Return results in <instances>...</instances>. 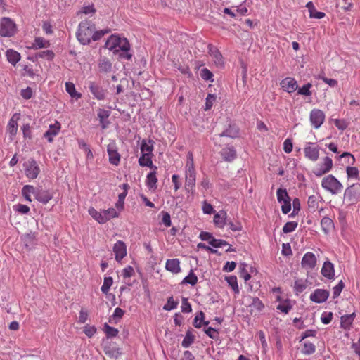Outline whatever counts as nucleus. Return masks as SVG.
Segmentation results:
<instances>
[{
    "label": "nucleus",
    "mask_w": 360,
    "mask_h": 360,
    "mask_svg": "<svg viewBox=\"0 0 360 360\" xmlns=\"http://www.w3.org/2000/svg\"><path fill=\"white\" fill-rule=\"evenodd\" d=\"M105 46L114 54H119L121 59L131 60L132 57L129 53L130 44L126 38L112 34L106 41Z\"/></svg>",
    "instance_id": "1"
},
{
    "label": "nucleus",
    "mask_w": 360,
    "mask_h": 360,
    "mask_svg": "<svg viewBox=\"0 0 360 360\" xmlns=\"http://www.w3.org/2000/svg\"><path fill=\"white\" fill-rule=\"evenodd\" d=\"M60 129V124L59 122L56 121L54 124H50L49 129L44 134V137L47 139L49 143H51L53 138L59 133Z\"/></svg>",
    "instance_id": "18"
},
{
    "label": "nucleus",
    "mask_w": 360,
    "mask_h": 360,
    "mask_svg": "<svg viewBox=\"0 0 360 360\" xmlns=\"http://www.w3.org/2000/svg\"><path fill=\"white\" fill-rule=\"evenodd\" d=\"M204 332L209 338L212 339L217 340L219 337L218 331L216 329L213 328L212 327H208L204 329Z\"/></svg>",
    "instance_id": "59"
},
{
    "label": "nucleus",
    "mask_w": 360,
    "mask_h": 360,
    "mask_svg": "<svg viewBox=\"0 0 360 360\" xmlns=\"http://www.w3.org/2000/svg\"><path fill=\"white\" fill-rule=\"evenodd\" d=\"M280 84L281 88L288 93H292L298 88L296 80L292 77H286L283 79L281 82Z\"/></svg>",
    "instance_id": "17"
},
{
    "label": "nucleus",
    "mask_w": 360,
    "mask_h": 360,
    "mask_svg": "<svg viewBox=\"0 0 360 360\" xmlns=\"http://www.w3.org/2000/svg\"><path fill=\"white\" fill-rule=\"evenodd\" d=\"M316 351V346L310 342H305L303 345L302 352L304 354L309 355L314 354Z\"/></svg>",
    "instance_id": "46"
},
{
    "label": "nucleus",
    "mask_w": 360,
    "mask_h": 360,
    "mask_svg": "<svg viewBox=\"0 0 360 360\" xmlns=\"http://www.w3.org/2000/svg\"><path fill=\"white\" fill-rule=\"evenodd\" d=\"M23 167L25 169V175L29 179H36L40 172L39 167L36 160H34L33 158H30L26 162H25L23 164Z\"/></svg>",
    "instance_id": "6"
},
{
    "label": "nucleus",
    "mask_w": 360,
    "mask_h": 360,
    "mask_svg": "<svg viewBox=\"0 0 360 360\" xmlns=\"http://www.w3.org/2000/svg\"><path fill=\"white\" fill-rule=\"evenodd\" d=\"M216 100V96L214 94H209L206 98L205 101V110H210L213 106L214 102Z\"/></svg>",
    "instance_id": "62"
},
{
    "label": "nucleus",
    "mask_w": 360,
    "mask_h": 360,
    "mask_svg": "<svg viewBox=\"0 0 360 360\" xmlns=\"http://www.w3.org/2000/svg\"><path fill=\"white\" fill-rule=\"evenodd\" d=\"M198 278L191 269L187 276H186L181 281L182 284H190L192 286L198 283Z\"/></svg>",
    "instance_id": "40"
},
{
    "label": "nucleus",
    "mask_w": 360,
    "mask_h": 360,
    "mask_svg": "<svg viewBox=\"0 0 360 360\" xmlns=\"http://www.w3.org/2000/svg\"><path fill=\"white\" fill-rule=\"evenodd\" d=\"M103 331L105 332L107 338H115L119 333L117 328L110 326L107 323H105L103 325Z\"/></svg>",
    "instance_id": "41"
},
{
    "label": "nucleus",
    "mask_w": 360,
    "mask_h": 360,
    "mask_svg": "<svg viewBox=\"0 0 360 360\" xmlns=\"http://www.w3.org/2000/svg\"><path fill=\"white\" fill-rule=\"evenodd\" d=\"M346 172L349 179H359V172L357 167L348 166L346 168Z\"/></svg>",
    "instance_id": "44"
},
{
    "label": "nucleus",
    "mask_w": 360,
    "mask_h": 360,
    "mask_svg": "<svg viewBox=\"0 0 360 360\" xmlns=\"http://www.w3.org/2000/svg\"><path fill=\"white\" fill-rule=\"evenodd\" d=\"M179 302L176 301H174L173 297H169L167 299V303L164 305L163 309L165 311H171L172 309H174L177 307Z\"/></svg>",
    "instance_id": "51"
},
{
    "label": "nucleus",
    "mask_w": 360,
    "mask_h": 360,
    "mask_svg": "<svg viewBox=\"0 0 360 360\" xmlns=\"http://www.w3.org/2000/svg\"><path fill=\"white\" fill-rule=\"evenodd\" d=\"M107 153L109 157V162L115 166L119 165L121 155L118 153V148L115 140H111L108 144Z\"/></svg>",
    "instance_id": "9"
},
{
    "label": "nucleus",
    "mask_w": 360,
    "mask_h": 360,
    "mask_svg": "<svg viewBox=\"0 0 360 360\" xmlns=\"http://www.w3.org/2000/svg\"><path fill=\"white\" fill-rule=\"evenodd\" d=\"M139 163L141 167H148L155 169H158V167L153 164L151 155L142 154L139 159Z\"/></svg>",
    "instance_id": "34"
},
{
    "label": "nucleus",
    "mask_w": 360,
    "mask_h": 360,
    "mask_svg": "<svg viewBox=\"0 0 360 360\" xmlns=\"http://www.w3.org/2000/svg\"><path fill=\"white\" fill-rule=\"evenodd\" d=\"M37 56L39 58H46L47 60H51L54 56V53L51 50H46V51H42L39 52L37 53Z\"/></svg>",
    "instance_id": "64"
},
{
    "label": "nucleus",
    "mask_w": 360,
    "mask_h": 360,
    "mask_svg": "<svg viewBox=\"0 0 360 360\" xmlns=\"http://www.w3.org/2000/svg\"><path fill=\"white\" fill-rule=\"evenodd\" d=\"M345 284L342 281H340L338 285L333 288V298H337L341 293L344 288Z\"/></svg>",
    "instance_id": "57"
},
{
    "label": "nucleus",
    "mask_w": 360,
    "mask_h": 360,
    "mask_svg": "<svg viewBox=\"0 0 360 360\" xmlns=\"http://www.w3.org/2000/svg\"><path fill=\"white\" fill-rule=\"evenodd\" d=\"M209 53L214 60V63L217 66H222L224 65V58L219 51L217 47L210 44L208 46Z\"/></svg>",
    "instance_id": "20"
},
{
    "label": "nucleus",
    "mask_w": 360,
    "mask_h": 360,
    "mask_svg": "<svg viewBox=\"0 0 360 360\" xmlns=\"http://www.w3.org/2000/svg\"><path fill=\"white\" fill-rule=\"evenodd\" d=\"M16 32L15 23L9 18H2L0 20V36L9 37Z\"/></svg>",
    "instance_id": "5"
},
{
    "label": "nucleus",
    "mask_w": 360,
    "mask_h": 360,
    "mask_svg": "<svg viewBox=\"0 0 360 360\" xmlns=\"http://www.w3.org/2000/svg\"><path fill=\"white\" fill-rule=\"evenodd\" d=\"M316 257L311 252L305 253L301 261V265L305 269H313L316 266Z\"/></svg>",
    "instance_id": "14"
},
{
    "label": "nucleus",
    "mask_w": 360,
    "mask_h": 360,
    "mask_svg": "<svg viewBox=\"0 0 360 360\" xmlns=\"http://www.w3.org/2000/svg\"><path fill=\"white\" fill-rule=\"evenodd\" d=\"M200 76L205 81H213V74L207 68H202L200 70Z\"/></svg>",
    "instance_id": "55"
},
{
    "label": "nucleus",
    "mask_w": 360,
    "mask_h": 360,
    "mask_svg": "<svg viewBox=\"0 0 360 360\" xmlns=\"http://www.w3.org/2000/svg\"><path fill=\"white\" fill-rule=\"evenodd\" d=\"M35 188L33 186L31 185H25L23 186L22 189V194L24 196V198L26 199V200L31 202V197L30 194L35 195Z\"/></svg>",
    "instance_id": "42"
},
{
    "label": "nucleus",
    "mask_w": 360,
    "mask_h": 360,
    "mask_svg": "<svg viewBox=\"0 0 360 360\" xmlns=\"http://www.w3.org/2000/svg\"><path fill=\"white\" fill-rule=\"evenodd\" d=\"M229 285L232 288L235 292H239V288L237 283V278L235 276H231L226 278Z\"/></svg>",
    "instance_id": "49"
},
{
    "label": "nucleus",
    "mask_w": 360,
    "mask_h": 360,
    "mask_svg": "<svg viewBox=\"0 0 360 360\" xmlns=\"http://www.w3.org/2000/svg\"><path fill=\"white\" fill-rule=\"evenodd\" d=\"M65 90L76 101L82 97V94L76 91L75 86L72 82H68L65 83Z\"/></svg>",
    "instance_id": "33"
},
{
    "label": "nucleus",
    "mask_w": 360,
    "mask_h": 360,
    "mask_svg": "<svg viewBox=\"0 0 360 360\" xmlns=\"http://www.w3.org/2000/svg\"><path fill=\"white\" fill-rule=\"evenodd\" d=\"M345 198L352 203L356 202L360 198V184H353L347 187L345 191Z\"/></svg>",
    "instance_id": "10"
},
{
    "label": "nucleus",
    "mask_w": 360,
    "mask_h": 360,
    "mask_svg": "<svg viewBox=\"0 0 360 360\" xmlns=\"http://www.w3.org/2000/svg\"><path fill=\"white\" fill-rule=\"evenodd\" d=\"M95 24L91 20H82L78 26L77 38L84 45L89 44L91 41L92 34L95 30Z\"/></svg>",
    "instance_id": "2"
},
{
    "label": "nucleus",
    "mask_w": 360,
    "mask_h": 360,
    "mask_svg": "<svg viewBox=\"0 0 360 360\" xmlns=\"http://www.w3.org/2000/svg\"><path fill=\"white\" fill-rule=\"evenodd\" d=\"M311 87V84L310 83H307L301 88L298 89L297 94L304 96H310L311 94L310 91Z\"/></svg>",
    "instance_id": "61"
},
{
    "label": "nucleus",
    "mask_w": 360,
    "mask_h": 360,
    "mask_svg": "<svg viewBox=\"0 0 360 360\" xmlns=\"http://www.w3.org/2000/svg\"><path fill=\"white\" fill-rule=\"evenodd\" d=\"M185 171H195L193 156L191 152H189L187 155V161L185 167Z\"/></svg>",
    "instance_id": "50"
},
{
    "label": "nucleus",
    "mask_w": 360,
    "mask_h": 360,
    "mask_svg": "<svg viewBox=\"0 0 360 360\" xmlns=\"http://www.w3.org/2000/svg\"><path fill=\"white\" fill-rule=\"evenodd\" d=\"M34 196L37 200L44 205L48 203L53 198L52 194L49 191L46 190H35Z\"/></svg>",
    "instance_id": "22"
},
{
    "label": "nucleus",
    "mask_w": 360,
    "mask_h": 360,
    "mask_svg": "<svg viewBox=\"0 0 360 360\" xmlns=\"http://www.w3.org/2000/svg\"><path fill=\"white\" fill-rule=\"evenodd\" d=\"M112 283H113V280H112V277H110V276L105 277L103 283L101 288L102 292L104 294H107L108 292L111 285H112Z\"/></svg>",
    "instance_id": "48"
},
{
    "label": "nucleus",
    "mask_w": 360,
    "mask_h": 360,
    "mask_svg": "<svg viewBox=\"0 0 360 360\" xmlns=\"http://www.w3.org/2000/svg\"><path fill=\"white\" fill-rule=\"evenodd\" d=\"M307 288V281L297 279L295 281L294 290L297 294L302 292Z\"/></svg>",
    "instance_id": "43"
},
{
    "label": "nucleus",
    "mask_w": 360,
    "mask_h": 360,
    "mask_svg": "<svg viewBox=\"0 0 360 360\" xmlns=\"http://www.w3.org/2000/svg\"><path fill=\"white\" fill-rule=\"evenodd\" d=\"M153 143H154L153 141H152L150 139L142 140L141 143V147H140L141 154L152 155V154H153L152 153L153 150Z\"/></svg>",
    "instance_id": "27"
},
{
    "label": "nucleus",
    "mask_w": 360,
    "mask_h": 360,
    "mask_svg": "<svg viewBox=\"0 0 360 360\" xmlns=\"http://www.w3.org/2000/svg\"><path fill=\"white\" fill-rule=\"evenodd\" d=\"M250 307L257 311H261L264 309V304L258 297H253Z\"/></svg>",
    "instance_id": "47"
},
{
    "label": "nucleus",
    "mask_w": 360,
    "mask_h": 360,
    "mask_svg": "<svg viewBox=\"0 0 360 360\" xmlns=\"http://www.w3.org/2000/svg\"><path fill=\"white\" fill-rule=\"evenodd\" d=\"M239 131L238 127L234 125H229L223 132L219 134V137H229L231 139L236 138L238 136Z\"/></svg>",
    "instance_id": "31"
},
{
    "label": "nucleus",
    "mask_w": 360,
    "mask_h": 360,
    "mask_svg": "<svg viewBox=\"0 0 360 360\" xmlns=\"http://www.w3.org/2000/svg\"><path fill=\"white\" fill-rule=\"evenodd\" d=\"M325 120V115L321 110L314 109L310 113V121L315 129H319Z\"/></svg>",
    "instance_id": "12"
},
{
    "label": "nucleus",
    "mask_w": 360,
    "mask_h": 360,
    "mask_svg": "<svg viewBox=\"0 0 360 360\" xmlns=\"http://www.w3.org/2000/svg\"><path fill=\"white\" fill-rule=\"evenodd\" d=\"M21 240L25 246L28 249H30L34 244V237L31 234H26L22 236Z\"/></svg>",
    "instance_id": "52"
},
{
    "label": "nucleus",
    "mask_w": 360,
    "mask_h": 360,
    "mask_svg": "<svg viewBox=\"0 0 360 360\" xmlns=\"http://www.w3.org/2000/svg\"><path fill=\"white\" fill-rule=\"evenodd\" d=\"M355 314L344 315L341 317V327L345 330H349L354 321Z\"/></svg>",
    "instance_id": "30"
},
{
    "label": "nucleus",
    "mask_w": 360,
    "mask_h": 360,
    "mask_svg": "<svg viewBox=\"0 0 360 360\" xmlns=\"http://www.w3.org/2000/svg\"><path fill=\"white\" fill-rule=\"evenodd\" d=\"M329 297V292L324 289H316L310 295V300L315 303H323L327 300Z\"/></svg>",
    "instance_id": "15"
},
{
    "label": "nucleus",
    "mask_w": 360,
    "mask_h": 360,
    "mask_svg": "<svg viewBox=\"0 0 360 360\" xmlns=\"http://www.w3.org/2000/svg\"><path fill=\"white\" fill-rule=\"evenodd\" d=\"M226 213L224 211H220L214 214L213 221L219 228H223L226 223Z\"/></svg>",
    "instance_id": "28"
},
{
    "label": "nucleus",
    "mask_w": 360,
    "mask_h": 360,
    "mask_svg": "<svg viewBox=\"0 0 360 360\" xmlns=\"http://www.w3.org/2000/svg\"><path fill=\"white\" fill-rule=\"evenodd\" d=\"M221 155L226 162H231L236 158V151L233 147H226L222 149Z\"/></svg>",
    "instance_id": "25"
},
{
    "label": "nucleus",
    "mask_w": 360,
    "mask_h": 360,
    "mask_svg": "<svg viewBox=\"0 0 360 360\" xmlns=\"http://www.w3.org/2000/svg\"><path fill=\"white\" fill-rule=\"evenodd\" d=\"M89 214L99 224H105L111 219L119 217L118 212L112 207L108 210H102L100 212L97 211L94 207H90L89 209Z\"/></svg>",
    "instance_id": "3"
},
{
    "label": "nucleus",
    "mask_w": 360,
    "mask_h": 360,
    "mask_svg": "<svg viewBox=\"0 0 360 360\" xmlns=\"http://www.w3.org/2000/svg\"><path fill=\"white\" fill-rule=\"evenodd\" d=\"M277 200L280 203H285L290 201V198L286 189L278 188L276 191Z\"/></svg>",
    "instance_id": "39"
},
{
    "label": "nucleus",
    "mask_w": 360,
    "mask_h": 360,
    "mask_svg": "<svg viewBox=\"0 0 360 360\" xmlns=\"http://www.w3.org/2000/svg\"><path fill=\"white\" fill-rule=\"evenodd\" d=\"M322 187L333 195L340 193L343 188L342 184L333 175H328L322 179Z\"/></svg>",
    "instance_id": "4"
},
{
    "label": "nucleus",
    "mask_w": 360,
    "mask_h": 360,
    "mask_svg": "<svg viewBox=\"0 0 360 360\" xmlns=\"http://www.w3.org/2000/svg\"><path fill=\"white\" fill-rule=\"evenodd\" d=\"M195 340V335H193L191 329H188L184 338L181 345L184 348H188Z\"/></svg>",
    "instance_id": "35"
},
{
    "label": "nucleus",
    "mask_w": 360,
    "mask_h": 360,
    "mask_svg": "<svg viewBox=\"0 0 360 360\" xmlns=\"http://www.w3.org/2000/svg\"><path fill=\"white\" fill-rule=\"evenodd\" d=\"M110 32V30L105 29L99 31H94L92 34L91 40L94 41H98L101 39L105 34H108Z\"/></svg>",
    "instance_id": "54"
},
{
    "label": "nucleus",
    "mask_w": 360,
    "mask_h": 360,
    "mask_svg": "<svg viewBox=\"0 0 360 360\" xmlns=\"http://www.w3.org/2000/svg\"><path fill=\"white\" fill-rule=\"evenodd\" d=\"M6 55L8 61L13 65H15L16 63L20 60V53L13 49L7 50Z\"/></svg>",
    "instance_id": "32"
},
{
    "label": "nucleus",
    "mask_w": 360,
    "mask_h": 360,
    "mask_svg": "<svg viewBox=\"0 0 360 360\" xmlns=\"http://www.w3.org/2000/svg\"><path fill=\"white\" fill-rule=\"evenodd\" d=\"M97 115L102 129H106L110 123L108 118L110 115V112L109 110L100 108L98 110Z\"/></svg>",
    "instance_id": "24"
},
{
    "label": "nucleus",
    "mask_w": 360,
    "mask_h": 360,
    "mask_svg": "<svg viewBox=\"0 0 360 360\" xmlns=\"http://www.w3.org/2000/svg\"><path fill=\"white\" fill-rule=\"evenodd\" d=\"M113 252L115 253V258L117 262H120L122 259L127 255V246L122 240H117L113 246Z\"/></svg>",
    "instance_id": "13"
},
{
    "label": "nucleus",
    "mask_w": 360,
    "mask_h": 360,
    "mask_svg": "<svg viewBox=\"0 0 360 360\" xmlns=\"http://www.w3.org/2000/svg\"><path fill=\"white\" fill-rule=\"evenodd\" d=\"M321 226L324 233H328L333 229L334 224L330 218L325 217L321 221Z\"/></svg>",
    "instance_id": "36"
},
{
    "label": "nucleus",
    "mask_w": 360,
    "mask_h": 360,
    "mask_svg": "<svg viewBox=\"0 0 360 360\" xmlns=\"http://www.w3.org/2000/svg\"><path fill=\"white\" fill-rule=\"evenodd\" d=\"M321 274L324 277L328 279H333L335 276L333 264L329 261H326L323 264Z\"/></svg>",
    "instance_id": "21"
},
{
    "label": "nucleus",
    "mask_w": 360,
    "mask_h": 360,
    "mask_svg": "<svg viewBox=\"0 0 360 360\" xmlns=\"http://www.w3.org/2000/svg\"><path fill=\"white\" fill-rule=\"evenodd\" d=\"M156 170L155 169L148 174L146 180V184L150 189H156L157 188V182L158 178L156 176Z\"/></svg>",
    "instance_id": "29"
},
{
    "label": "nucleus",
    "mask_w": 360,
    "mask_h": 360,
    "mask_svg": "<svg viewBox=\"0 0 360 360\" xmlns=\"http://www.w3.org/2000/svg\"><path fill=\"white\" fill-rule=\"evenodd\" d=\"M304 153L307 158L316 162L319 158V148L315 146V143L309 142L304 148Z\"/></svg>",
    "instance_id": "11"
},
{
    "label": "nucleus",
    "mask_w": 360,
    "mask_h": 360,
    "mask_svg": "<svg viewBox=\"0 0 360 360\" xmlns=\"http://www.w3.org/2000/svg\"><path fill=\"white\" fill-rule=\"evenodd\" d=\"M165 268L167 271L178 274L181 271L180 262L178 259H167L165 264Z\"/></svg>",
    "instance_id": "23"
},
{
    "label": "nucleus",
    "mask_w": 360,
    "mask_h": 360,
    "mask_svg": "<svg viewBox=\"0 0 360 360\" xmlns=\"http://www.w3.org/2000/svg\"><path fill=\"white\" fill-rule=\"evenodd\" d=\"M88 87L93 95L94 98L98 101L104 100L107 96L108 91L104 89L98 82L89 81L88 82Z\"/></svg>",
    "instance_id": "7"
},
{
    "label": "nucleus",
    "mask_w": 360,
    "mask_h": 360,
    "mask_svg": "<svg viewBox=\"0 0 360 360\" xmlns=\"http://www.w3.org/2000/svg\"><path fill=\"white\" fill-rule=\"evenodd\" d=\"M209 244L216 248H221V247L229 245V243L226 240H221V239H215V238L210 240Z\"/></svg>",
    "instance_id": "58"
},
{
    "label": "nucleus",
    "mask_w": 360,
    "mask_h": 360,
    "mask_svg": "<svg viewBox=\"0 0 360 360\" xmlns=\"http://www.w3.org/2000/svg\"><path fill=\"white\" fill-rule=\"evenodd\" d=\"M333 160L330 157H325L323 162L317 164L313 169V173L315 176L320 177L325 174L328 173L333 168Z\"/></svg>",
    "instance_id": "8"
},
{
    "label": "nucleus",
    "mask_w": 360,
    "mask_h": 360,
    "mask_svg": "<svg viewBox=\"0 0 360 360\" xmlns=\"http://www.w3.org/2000/svg\"><path fill=\"white\" fill-rule=\"evenodd\" d=\"M196 182V172L195 171H185V185L191 186V190L193 191L195 186Z\"/></svg>",
    "instance_id": "26"
},
{
    "label": "nucleus",
    "mask_w": 360,
    "mask_h": 360,
    "mask_svg": "<svg viewBox=\"0 0 360 360\" xmlns=\"http://www.w3.org/2000/svg\"><path fill=\"white\" fill-rule=\"evenodd\" d=\"M20 119V114L15 113L9 120L7 125V132L9 134L11 139L16 135L18 131V121Z\"/></svg>",
    "instance_id": "16"
},
{
    "label": "nucleus",
    "mask_w": 360,
    "mask_h": 360,
    "mask_svg": "<svg viewBox=\"0 0 360 360\" xmlns=\"http://www.w3.org/2000/svg\"><path fill=\"white\" fill-rule=\"evenodd\" d=\"M204 319L205 314L201 311L198 312L193 321V326L197 328H200L202 325H208L209 321H205Z\"/></svg>",
    "instance_id": "37"
},
{
    "label": "nucleus",
    "mask_w": 360,
    "mask_h": 360,
    "mask_svg": "<svg viewBox=\"0 0 360 360\" xmlns=\"http://www.w3.org/2000/svg\"><path fill=\"white\" fill-rule=\"evenodd\" d=\"M333 317V312L324 311L321 314V320L323 324H328L331 322Z\"/></svg>",
    "instance_id": "56"
},
{
    "label": "nucleus",
    "mask_w": 360,
    "mask_h": 360,
    "mask_svg": "<svg viewBox=\"0 0 360 360\" xmlns=\"http://www.w3.org/2000/svg\"><path fill=\"white\" fill-rule=\"evenodd\" d=\"M297 222L296 221H289L287 222L283 227V232L284 233H289L295 230L297 227Z\"/></svg>",
    "instance_id": "53"
},
{
    "label": "nucleus",
    "mask_w": 360,
    "mask_h": 360,
    "mask_svg": "<svg viewBox=\"0 0 360 360\" xmlns=\"http://www.w3.org/2000/svg\"><path fill=\"white\" fill-rule=\"evenodd\" d=\"M103 348L105 354L110 358L117 359L121 354L120 349L114 344L103 342Z\"/></svg>",
    "instance_id": "19"
},
{
    "label": "nucleus",
    "mask_w": 360,
    "mask_h": 360,
    "mask_svg": "<svg viewBox=\"0 0 360 360\" xmlns=\"http://www.w3.org/2000/svg\"><path fill=\"white\" fill-rule=\"evenodd\" d=\"M79 147L82 149H83L85 153H86V159L87 160H92L94 158L93 153L89 148V146L85 143L83 140H79L78 141Z\"/></svg>",
    "instance_id": "45"
},
{
    "label": "nucleus",
    "mask_w": 360,
    "mask_h": 360,
    "mask_svg": "<svg viewBox=\"0 0 360 360\" xmlns=\"http://www.w3.org/2000/svg\"><path fill=\"white\" fill-rule=\"evenodd\" d=\"M98 68L101 72H110L112 70V63L108 58H103L99 60Z\"/></svg>",
    "instance_id": "38"
},
{
    "label": "nucleus",
    "mask_w": 360,
    "mask_h": 360,
    "mask_svg": "<svg viewBox=\"0 0 360 360\" xmlns=\"http://www.w3.org/2000/svg\"><path fill=\"white\" fill-rule=\"evenodd\" d=\"M340 158H345V162L349 165H354L355 162L354 156L348 152L343 153L340 155Z\"/></svg>",
    "instance_id": "63"
},
{
    "label": "nucleus",
    "mask_w": 360,
    "mask_h": 360,
    "mask_svg": "<svg viewBox=\"0 0 360 360\" xmlns=\"http://www.w3.org/2000/svg\"><path fill=\"white\" fill-rule=\"evenodd\" d=\"M202 210L204 214H211L214 212L212 205L206 200L202 202Z\"/></svg>",
    "instance_id": "60"
}]
</instances>
